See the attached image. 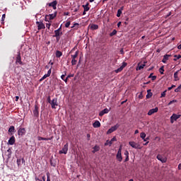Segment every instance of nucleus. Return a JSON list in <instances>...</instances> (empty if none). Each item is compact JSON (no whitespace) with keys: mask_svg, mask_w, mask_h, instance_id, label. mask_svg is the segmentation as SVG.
<instances>
[{"mask_svg":"<svg viewBox=\"0 0 181 181\" xmlns=\"http://www.w3.org/2000/svg\"><path fill=\"white\" fill-rule=\"evenodd\" d=\"M181 115H176L175 113H173L172 115V116L170 117V123L173 124L175 122V121H177V119H179V118H180Z\"/></svg>","mask_w":181,"mask_h":181,"instance_id":"f257e3e1","label":"nucleus"},{"mask_svg":"<svg viewBox=\"0 0 181 181\" xmlns=\"http://www.w3.org/2000/svg\"><path fill=\"white\" fill-rule=\"evenodd\" d=\"M68 151H69V144L66 143V144L64 146V147L62 148V149L59 151V153L60 154L64 153V155H66Z\"/></svg>","mask_w":181,"mask_h":181,"instance_id":"f03ea898","label":"nucleus"},{"mask_svg":"<svg viewBox=\"0 0 181 181\" xmlns=\"http://www.w3.org/2000/svg\"><path fill=\"white\" fill-rule=\"evenodd\" d=\"M119 128V124H117L116 125L112 127L110 129H109L107 132V134H112L115 131H117Z\"/></svg>","mask_w":181,"mask_h":181,"instance_id":"7ed1b4c3","label":"nucleus"},{"mask_svg":"<svg viewBox=\"0 0 181 181\" xmlns=\"http://www.w3.org/2000/svg\"><path fill=\"white\" fill-rule=\"evenodd\" d=\"M50 105L52 108L56 109V107L59 105V104L57 103V98L52 99V100L50 103Z\"/></svg>","mask_w":181,"mask_h":181,"instance_id":"20e7f679","label":"nucleus"},{"mask_svg":"<svg viewBox=\"0 0 181 181\" xmlns=\"http://www.w3.org/2000/svg\"><path fill=\"white\" fill-rule=\"evenodd\" d=\"M159 111V108L158 107H156L155 108L151 109L147 113L148 115H153L156 112H158Z\"/></svg>","mask_w":181,"mask_h":181,"instance_id":"39448f33","label":"nucleus"},{"mask_svg":"<svg viewBox=\"0 0 181 181\" xmlns=\"http://www.w3.org/2000/svg\"><path fill=\"white\" fill-rule=\"evenodd\" d=\"M157 159L160 160V162H161L162 163H166V161L168 160V158L162 156L161 155H158Z\"/></svg>","mask_w":181,"mask_h":181,"instance_id":"423d86ee","label":"nucleus"},{"mask_svg":"<svg viewBox=\"0 0 181 181\" xmlns=\"http://www.w3.org/2000/svg\"><path fill=\"white\" fill-rule=\"evenodd\" d=\"M50 74H52V67L48 70L47 74H45L42 78L40 80V81H43L45 78H47V77H50Z\"/></svg>","mask_w":181,"mask_h":181,"instance_id":"0eeeda50","label":"nucleus"},{"mask_svg":"<svg viewBox=\"0 0 181 181\" xmlns=\"http://www.w3.org/2000/svg\"><path fill=\"white\" fill-rule=\"evenodd\" d=\"M129 145L134 149H139V145L137 143H135V141H129Z\"/></svg>","mask_w":181,"mask_h":181,"instance_id":"6e6552de","label":"nucleus"},{"mask_svg":"<svg viewBox=\"0 0 181 181\" xmlns=\"http://www.w3.org/2000/svg\"><path fill=\"white\" fill-rule=\"evenodd\" d=\"M25 134H26V130L25 129V128H20L18 131V135L19 136H23V135H25Z\"/></svg>","mask_w":181,"mask_h":181,"instance_id":"1a4fd4ad","label":"nucleus"},{"mask_svg":"<svg viewBox=\"0 0 181 181\" xmlns=\"http://www.w3.org/2000/svg\"><path fill=\"white\" fill-rule=\"evenodd\" d=\"M16 64H21V65L23 64V63L22 62V59L21 57V53L20 52H18V54L16 57Z\"/></svg>","mask_w":181,"mask_h":181,"instance_id":"9d476101","label":"nucleus"},{"mask_svg":"<svg viewBox=\"0 0 181 181\" xmlns=\"http://www.w3.org/2000/svg\"><path fill=\"white\" fill-rule=\"evenodd\" d=\"M117 141V138L115 136H114L110 141H107L105 143V146H107L109 145V146H111V145H112V143L114 141Z\"/></svg>","mask_w":181,"mask_h":181,"instance_id":"9b49d317","label":"nucleus"},{"mask_svg":"<svg viewBox=\"0 0 181 181\" xmlns=\"http://www.w3.org/2000/svg\"><path fill=\"white\" fill-rule=\"evenodd\" d=\"M36 25H37L38 30L46 28V26H45V25L42 22L37 21Z\"/></svg>","mask_w":181,"mask_h":181,"instance_id":"f8f14e48","label":"nucleus"},{"mask_svg":"<svg viewBox=\"0 0 181 181\" xmlns=\"http://www.w3.org/2000/svg\"><path fill=\"white\" fill-rule=\"evenodd\" d=\"M48 6H52L54 10L57 9V1H54L51 3H49Z\"/></svg>","mask_w":181,"mask_h":181,"instance_id":"ddd939ff","label":"nucleus"},{"mask_svg":"<svg viewBox=\"0 0 181 181\" xmlns=\"http://www.w3.org/2000/svg\"><path fill=\"white\" fill-rule=\"evenodd\" d=\"M63 35V32L59 31V30H54V35H53V37H59Z\"/></svg>","mask_w":181,"mask_h":181,"instance_id":"4468645a","label":"nucleus"},{"mask_svg":"<svg viewBox=\"0 0 181 181\" xmlns=\"http://www.w3.org/2000/svg\"><path fill=\"white\" fill-rule=\"evenodd\" d=\"M108 112H110V110L105 108L100 112L99 117H103V115H104L105 114H108Z\"/></svg>","mask_w":181,"mask_h":181,"instance_id":"2eb2a0df","label":"nucleus"},{"mask_svg":"<svg viewBox=\"0 0 181 181\" xmlns=\"http://www.w3.org/2000/svg\"><path fill=\"white\" fill-rule=\"evenodd\" d=\"M116 159H117L119 162H122V153H117L116 156Z\"/></svg>","mask_w":181,"mask_h":181,"instance_id":"dca6fc26","label":"nucleus"},{"mask_svg":"<svg viewBox=\"0 0 181 181\" xmlns=\"http://www.w3.org/2000/svg\"><path fill=\"white\" fill-rule=\"evenodd\" d=\"M33 114L35 117H37L39 115V107L37 105L35 106V110H33Z\"/></svg>","mask_w":181,"mask_h":181,"instance_id":"f3484780","label":"nucleus"},{"mask_svg":"<svg viewBox=\"0 0 181 181\" xmlns=\"http://www.w3.org/2000/svg\"><path fill=\"white\" fill-rule=\"evenodd\" d=\"M8 144V145H13V144H15V136H12L9 139Z\"/></svg>","mask_w":181,"mask_h":181,"instance_id":"a211bd4d","label":"nucleus"},{"mask_svg":"<svg viewBox=\"0 0 181 181\" xmlns=\"http://www.w3.org/2000/svg\"><path fill=\"white\" fill-rule=\"evenodd\" d=\"M93 128H100V127H101V123H100L99 121H95L93 124Z\"/></svg>","mask_w":181,"mask_h":181,"instance_id":"6ab92c4d","label":"nucleus"},{"mask_svg":"<svg viewBox=\"0 0 181 181\" xmlns=\"http://www.w3.org/2000/svg\"><path fill=\"white\" fill-rule=\"evenodd\" d=\"M169 57H170V55H169V54L164 55L163 59L162 60L163 63H166V62H168V60H169Z\"/></svg>","mask_w":181,"mask_h":181,"instance_id":"aec40b11","label":"nucleus"},{"mask_svg":"<svg viewBox=\"0 0 181 181\" xmlns=\"http://www.w3.org/2000/svg\"><path fill=\"white\" fill-rule=\"evenodd\" d=\"M88 5H90V4L87 3L86 5L82 6L85 12H88V11H90V7H88Z\"/></svg>","mask_w":181,"mask_h":181,"instance_id":"412c9836","label":"nucleus"},{"mask_svg":"<svg viewBox=\"0 0 181 181\" xmlns=\"http://www.w3.org/2000/svg\"><path fill=\"white\" fill-rule=\"evenodd\" d=\"M49 21H52V19L55 17V16H57V13L55 12L54 13H52V14H49V16H47Z\"/></svg>","mask_w":181,"mask_h":181,"instance_id":"4be33fe9","label":"nucleus"},{"mask_svg":"<svg viewBox=\"0 0 181 181\" xmlns=\"http://www.w3.org/2000/svg\"><path fill=\"white\" fill-rule=\"evenodd\" d=\"M180 71L178 70V71H177L176 72H175V74H174L175 81H178V80H179V76H178L177 75L179 74V72H180Z\"/></svg>","mask_w":181,"mask_h":181,"instance_id":"5701e85b","label":"nucleus"},{"mask_svg":"<svg viewBox=\"0 0 181 181\" xmlns=\"http://www.w3.org/2000/svg\"><path fill=\"white\" fill-rule=\"evenodd\" d=\"M23 162H25V159L22 158H18L17 159V165L18 166H21L22 165V163H23Z\"/></svg>","mask_w":181,"mask_h":181,"instance_id":"b1692460","label":"nucleus"},{"mask_svg":"<svg viewBox=\"0 0 181 181\" xmlns=\"http://www.w3.org/2000/svg\"><path fill=\"white\" fill-rule=\"evenodd\" d=\"M90 28L91 30H97V29H98V25L92 24Z\"/></svg>","mask_w":181,"mask_h":181,"instance_id":"393cba45","label":"nucleus"},{"mask_svg":"<svg viewBox=\"0 0 181 181\" xmlns=\"http://www.w3.org/2000/svg\"><path fill=\"white\" fill-rule=\"evenodd\" d=\"M122 11H124V7H121L119 9H118L117 13V18H119V16H121V14L122 13Z\"/></svg>","mask_w":181,"mask_h":181,"instance_id":"a878e982","label":"nucleus"},{"mask_svg":"<svg viewBox=\"0 0 181 181\" xmlns=\"http://www.w3.org/2000/svg\"><path fill=\"white\" fill-rule=\"evenodd\" d=\"M93 151H92L93 153H95V152H98V151H100V147L98 146H95L93 148Z\"/></svg>","mask_w":181,"mask_h":181,"instance_id":"bb28decb","label":"nucleus"},{"mask_svg":"<svg viewBox=\"0 0 181 181\" xmlns=\"http://www.w3.org/2000/svg\"><path fill=\"white\" fill-rule=\"evenodd\" d=\"M37 139H38V141H50V139L45 138V137H42V136H38Z\"/></svg>","mask_w":181,"mask_h":181,"instance_id":"cd10ccee","label":"nucleus"},{"mask_svg":"<svg viewBox=\"0 0 181 181\" xmlns=\"http://www.w3.org/2000/svg\"><path fill=\"white\" fill-rule=\"evenodd\" d=\"M148 94L146 95V98H151L152 97L153 94L151 92V89L147 90Z\"/></svg>","mask_w":181,"mask_h":181,"instance_id":"c85d7f7f","label":"nucleus"},{"mask_svg":"<svg viewBox=\"0 0 181 181\" xmlns=\"http://www.w3.org/2000/svg\"><path fill=\"white\" fill-rule=\"evenodd\" d=\"M146 66L145 64H139L138 67L136 69V70H142V69H144V67Z\"/></svg>","mask_w":181,"mask_h":181,"instance_id":"c756f323","label":"nucleus"},{"mask_svg":"<svg viewBox=\"0 0 181 181\" xmlns=\"http://www.w3.org/2000/svg\"><path fill=\"white\" fill-rule=\"evenodd\" d=\"M8 132L11 134H12V132H15V127L11 126L8 129Z\"/></svg>","mask_w":181,"mask_h":181,"instance_id":"7c9ffc66","label":"nucleus"},{"mask_svg":"<svg viewBox=\"0 0 181 181\" xmlns=\"http://www.w3.org/2000/svg\"><path fill=\"white\" fill-rule=\"evenodd\" d=\"M62 55H63V53H62V52H60V51H57L56 52V57H62Z\"/></svg>","mask_w":181,"mask_h":181,"instance_id":"2f4dec72","label":"nucleus"},{"mask_svg":"<svg viewBox=\"0 0 181 181\" xmlns=\"http://www.w3.org/2000/svg\"><path fill=\"white\" fill-rule=\"evenodd\" d=\"M153 74H151L148 76V78H151V80L153 81L156 80V76H152Z\"/></svg>","mask_w":181,"mask_h":181,"instance_id":"473e14b6","label":"nucleus"},{"mask_svg":"<svg viewBox=\"0 0 181 181\" xmlns=\"http://www.w3.org/2000/svg\"><path fill=\"white\" fill-rule=\"evenodd\" d=\"M77 56H78V51H76V52H75V54L71 55L72 59H76V58L77 57Z\"/></svg>","mask_w":181,"mask_h":181,"instance_id":"72a5a7b5","label":"nucleus"},{"mask_svg":"<svg viewBox=\"0 0 181 181\" xmlns=\"http://www.w3.org/2000/svg\"><path fill=\"white\" fill-rule=\"evenodd\" d=\"M174 57H175V58L174 59V62H177V60H179V59L181 58V55H180V54L175 55Z\"/></svg>","mask_w":181,"mask_h":181,"instance_id":"f704fd0d","label":"nucleus"},{"mask_svg":"<svg viewBox=\"0 0 181 181\" xmlns=\"http://www.w3.org/2000/svg\"><path fill=\"white\" fill-rule=\"evenodd\" d=\"M146 137V134L144 132L140 134V138H141V139H145V138Z\"/></svg>","mask_w":181,"mask_h":181,"instance_id":"c9c22d12","label":"nucleus"},{"mask_svg":"<svg viewBox=\"0 0 181 181\" xmlns=\"http://www.w3.org/2000/svg\"><path fill=\"white\" fill-rule=\"evenodd\" d=\"M117 35V30H113L112 33H110V36H114Z\"/></svg>","mask_w":181,"mask_h":181,"instance_id":"e433bc0d","label":"nucleus"},{"mask_svg":"<svg viewBox=\"0 0 181 181\" xmlns=\"http://www.w3.org/2000/svg\"><path fill=\"white\" fill-rule=\"evenodd\" d=\"M122 70H124V69H122V67L120 66L119 69H116L115 71V73H121Z\"/></svg>","mask_w":181,"mask_h":181,"instance_id":"4c0bfd02","label":"nucleus"},{"mask_svg":"<svg viewBox=\"0 0 181 181\" xmlns=\"http://www.w3.org/2000/svg\"><path fill=\"white\" fill-rule=\"evenodd\" d=\"M71 64H72V66H76V64H77V60L72 59L71 60Z\"/></svg>","mask_w":181,"mask_h":181,"instance_id":"58836bf2","label":"nucleus"},{"mask_svg":"<svg viewBox=\"0 0 181 181\" xmlns=\"http://www.w3.org/2000/svg\"><path fill=\"white\" fill-rule=\"evenodd\" d=\"M163 71H165V69H163V66H161L159 69V72L160 73V74H163Z\"/></svg>","mask_w":181,"mask_h":181,"instance_id":"ea45409f","label":"nucleus"},{"mask_svg":"<svg viewBox=\"0 0 181 181\" xmlns=\"http://www.w3.org/2000/svg\"><path fill=\"white\" fill-rule=\"evenodd\" d=\"M47 181H50V173H47Z\"/></svg>","mask_w":181,"mask_h":181,"instance_id":"a19ab883","label":"nucleus"},{"mask_svg":"<svg viewBox=\"0 0 181 181\" xmlns=\"http://www.w3.org/2000/svg\"><path fill=\"white\" fill-rule=\"evenodd\" d=\"M122 67V69H124L125 67H127V62H122V65L120 66Z\"/></svg>","mask_w":181,"mask_h":181,"instance_id":"79ce46f5","label":"nucleus"},{"mask_svg":"<svg viewBox=\"0 0 181 181\" xmlns=\"http://www.w3.org/2000/svg\"><path fill=\"white\" fill-rule=\"evenodd\" d=\"M165 95H166V90H164L162 93H161V98L165 97Z\"/></svg>","mask_w":181,"mask_h":181,"instance_id":"37998d69","label":"nucleus"},{"mask_svg":"<svg viewBox=\"0 0 181 181\" xmlns=\"http://www.w3.org/2000/svg\"><path fill=\"white\" fill-rule=\"evenodd\" d=\"M122 146H120L119 148V150H118L117 153H122Z\"/></svg>","mask_w":181,"mask_h":181,"instance_id":"c03bdc74","label":"nucleus"},{"mask_svg":"<svg viewBox=\"0 0 181 181\" xmlns=\"http://www.w3.org/2000/svg\"><path fill=\"white\" fill-rule=\"evenodd\" d=\"M79 9H80V6H78L77 8H74V12H78Z\"/></svg>","mask_w":181,"mask_h":181,"instance_id":"a18cd8bd","label":"nucleus"},{"mask_svg":"<svg viewBox=\"0 0 181 181\" xmlns=\"http://www.w3.org/2000/svg\"><path fill=\"white\" fill-rule=\"evenodd\" d=\"M69 26H70V21H68V22L66 23L65 27L69 28Z\"/></svg>","mask_w":181,"mask_h":181,"instance_id":"49530a36","label":"nucleus"},{"mask_svg":"<svg viewBox=\"0 0 181 181\" xmlns=\"http://www.w3.org/2000/svg\"><path fill=\"white\" fill-rule=\"evenodd\" d=\"M175 87H176V86L173 85L172 86L169 87V88H168V90L169 91H170V90H172V88H175Z\"/></svg>","mask_w":181,"mask_h":181,"instance_id":"de8ad7c7","label":"nucleus"},{"mask_svg":"<svg viewBox=\"0 0 181 181\" xmlns=\"http://www.w3.org/2000/svg\"><path fill=\"white\" fill-rule=\"evenodd\" d=\"M50 26H52L51 23H47L46 24V28H47V29H50Z\"/></svg>","mask_w":181,"mask_h":181,"instance_id":"09e8293b","label":"nucleus"},{"mask_svg":"<svg viewBox=\"0 0 181 181\" xmlns=\"http://www.w3.org/2000/svg\"><path fill=\"white\" fill-rule=\"evenodd\" d=\"M71 77H74V74H69L66 76L67 78H70Z\"/></svg>","mask_w":181,"mask_h":181,"instance_id":"8fccbe9b","label":"nucleus"},{"mask_svg":"<svg viewBox=\"0 0 181 181\" xmlns=\"http://www.w3.org/2000/svg\"><path fill=\"white\" fill-rule=\"evenodd\" d=\"M5 14H3L2 15V17H1V21L4 22L5 21Z\"/></svg>","mask_w":181,"mask_h":181,"instance_id":"3c124183","label":"nucleus"},{"mask_svg":"<svg viewBox=\"0 0 181 181\" xmlns=\"http://www.w3.org/2000/svg\"><path fill=\"white\" fill-rule=\"evenodd\" d=\"M173 103H176V100H171V101L168 103V105H171V104H173Z\"/></svg>","mask_w":181,"mask_h":181,"instance_id":"603ef678","label":"nucleus"},{"mask_svg":"<svg viewBox=\"0 0 181 181\" xmlns=\"http://www.w3.org/2000/svg\"><path fill=\"white\" fill-rule=\"evenodd\" d=\"M173 103H176V100H171V101L168 103V105H171V104H173Z\"/></svg>","mask_w":181,"mask_h":181,"instance_id":"864d4df0","label":"nucleus"},{"mask_svg":"<svg viewBox=\"0 0 181 181\" xmlns=\"http://www.w3.org/2000/svg\"><path fill=\"white\" fill-rule=\"evenodd\" d=\"M124 155L125 156L128 157V156L129 155V153L128 152V151H124Z\"/></svg>","mask_w":181,"mask_h":181,"instance_id":"5fc2aeb1","label":"nucleus"},{"mask_svg":"<svg viewBox=\"0 0 181 181\" xmlns=\"http://www.w3.org/2000/svg\"><path fill=\"white\" fill-rule=\"evenodd\" d=\"M66 77V74H62V76H61V78H62V80H64V78Z\"/></svg>","mask_w":181,"mask_h":181,"instance_id":"6e6d98bb","label":"nucleus"},{"mask_svg":"<svg viewBox=\"0 0 181 181\" xmlns=\"http://www.w3.org/2000/svg\"><path fill=\"white\" fill-rule=\"evenodd\" d=\"M180 91V89L178 88H177L175 89V93H179Z\"/></svg>","mask_w":181,"mask_h":181,"instance_id":"4d7b16f0","label":"nucleus"},{"mask_svg":"<svg viewBox=\"0 0 181 181\" xmlns=\"http://www.w3.org/2000/svg\"><path fill=\"white\" fill-rule=\"evenodd\" d=\"M47 101H48V103L50 104V103H52V100H50V96H49L48 98H47Z\"/></svg>","mask_w":181,"mask_h":181,"instance_id":"13d9d810","label":"nucleus"},{"mask_svg":"<svg viewBox=\"0 0 181 181\" xmlns=\"http://www.w3.org/2000/svg\"><path fill=\"white\" fill-rule=\"evenodd\" d=\"M76 26H78V23H75L74 24V25H73L71 28H74V27H76Z\"/></svg>","mask_w":181,"mask_h":181,"instance_id":"bf43d9fd","label":"nucleus"},{"mask_svg":"<svg viewBox=\"0 0 181 181\" xmlns=\"http://www.w3.org/2000/svg\"><path fill=\"white\" fill-rule=\"evenodd\" d=\"M120 54H124V49H120Z\"/></svg>","mask_w":181,"mask_h":181,"instance_id":"052dcab7","label":"nucleus"},{"mask_svg":"<svg viewBox=\"0 0 181 181\" xmlns=\"http://www.w3.org/2000/svg\"><path fill=\"white\" fill-rule=\"evenodd\" d=\"M134 134H139V130H138V129L135 130Z\"/></svg>","mask_w":181,"mask_h":181,"instance_id":"680f3d73","label":"nucleus"},{"mask_svg":"<svg viewBox=\"0 0 181 181\" xmlns=\"http://www.w3.org/2000/svg\"><path fill=\"white\" fill-rule=\"evenodd\" d=\"M178 169H179V170H181V163H180V164L178 165Z\"/></svg>","mask_w":181,"mask_h":181,"instance_id":"e2e57ef3","label":"nucleus"},{"mask_svg":"<svg viewBox=\"0 0 181 181\" xmlns=\"http://www.w3.org/2000/svg\"><path fill=\"white\" fill-rule=\"evenodd\" d=\"M68 80H69V78H67V77L65 79H64L65 83H67Z\"/></svg>","mask_w":181,"mask_h":181,"instance_id":"0e129e2a","label":"nucleus"},{"mask_svg":"<svg viewBox=\"0 0 181 181\" xmlns=\"http://www.w3.org/2000/svg\"><path fill=\"white\" fill-rule=\"evenodd\" d=\"M121 26V22H119L118 23H117V28H119Z\"/></svg>","mask_w":181,"mask_h":181,"instance_id":"69168bd1","label":"nucleus"},{"mask_svg":"<svg viewBox=\"0 0 181 181\" xmlns=\"http://www.w3.org/2000/svg\"><path fill=\"white\" fill-rule=\"evenodd\" d=\"M19 100V96H16V101H18Z\"/></svg>","mask_w":181,"mask_h":181,"instance_id":"338daca9","label":"nucleus"},{"mask_svg":"<svg viewBox=\"0 0 181 181\" xmlns=\"http://www.w3.org/2000/svg\"><path fill=\"white\" fill-rule=\"evenodd\" d=\"M57 30L62 31V25H60V27Z\"/></svg>","mask_w":181,"mask_h":181,"instance_id":"774afa93","label":"nucleus"}]
</instances>
